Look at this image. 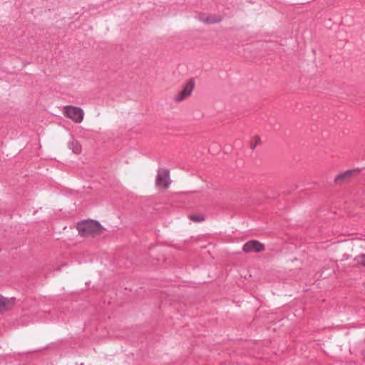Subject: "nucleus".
I'll list each match as a JSON object with an SVG mask.
<instances>
[{"mask_svg":"<svg viewBox=\"0 0 365 365\" xmlns=\"http://www.w3.org/2000/svg\"><path fill=\"white\" fill-rule=\"evenodd\" d=\"M77 230L81 236L88 237L101 235L103 227L98 221L86 220L78 224Z\"/></svg>","mask_w":365,"mask_h":365,"instance_id":"obj_1","label":"nucleus"},{"mask_svg":"<svg viewBox=\"0 0 365 365\" xmlns=\"http://www.w3.org/2000/svg\"><path fill=\"white\" fill-rule=\"evenodd\" d=\"M64 114L75 123H79L83 119L84 113L81 108L66 106L64 107Z\"/></svg>","mask_w":365,"mask_h":365,"instance_id":"obj_2","label":"nucleus"},{"mask_svg":"<svg viewBox=\"0 0 365 365\" xmlns=\"http://www.w3.org/2000/svg\"><path fill=\"white\" fill-rule=\"evenodd\" d=\"M194 86L195 81L193 79H190L184 86L183 89L175 96V101L180 103L189 97L194 89Z\"/></svg>","mask_w":365,"mask_h":365,"instance_id":"obj_3","label":"nucleus"},{"mask_svg":"<svg viewBox=\"0 0 365 365\" xmlns=\"http://www.w3.org/2000/svg\"><path fill=\"white\" fill-rule=\"evenodd\" d=\"M169 184V171L166 169L159 168L156 177V185L166 188Z\"/></svg>","mask_w":365,"mask_h":365,"instance_id":"obj_4","label":"nucleus"},{"mask_svg":"<svg viewBox=\"0 0 365 365\" xmlns=\"http://www.w3.org/2000/svg\"><path fill=\"white\" fill-rule=\"evenodd\" d=\"M243 251L247 253L259 252L264 250V245L257 240H250L243 246Z\"/></svg>","mask_w":365,"mask_h":365,"instance_id":"obj_5","label":"nucleus"},{"mask_svg":"<svg viewBox=\"0 0 365 365\" xmlns=\"http://www.w3.org/2000/svg\"><path fill=\"white\" fill-rule=\"evenodd\" d=\"M12 303V299L0 296V313L8 310Z\"/></svg>","mask_w":365,"mask_h":365,"instance_id":"obj_6","label":"nucleus"},{"mask_svg":"<svg viewBox=\"0 0 365 365\" xmlns=\"http://www.w3.org/2000/svg\"><path fill=\"white\" fill-rule=\"evenodd\" d=\"M355 171V170H346V172L337 175L335 178V181L338 183L343 182L348 180Z\"/></svg>","mask_w":365,"mask_h":365,"instance_id":"obj_7","label":"nucleus"},{"mask_svg":"<svg viewBox=\"0 0 365 365\" xmlns=\"http://www.w3.org/2000/svg\"><path fill=\"white\" fill-rule=\"evenodd\" d=\"M200 21H202L206 24H215V23H218L221 21V18L220 16H213V15L208 16L206 17L204 16H200Z\"/></svg>","mask_w":365,"mask_h":365,"instance_id":"obj_8","label":"nucleus"},{"mask_svg":"<svg viewBox=\"0 0 365 365\" xmlns=\"http://www.w3.org/2000/svg\"><path fill=\"white\" fill-rule=\"evenodd\" d=\"M190 219L195 222H202L205 218L204 216L202 215H192L190 216Z\"/></svg>","mask_w":365,"mask_h":365,"instance_id":"obj_9","label":"nucleus"},{"mask_svg":"<svg viewBox=\"0 0 365 365\" xmlns=\"http://www.w3.org/2000/svg\"><path fill=\"white\" fill-rule=\"evenodd\" d=\"M73 152L75 153H79L81 152V146L77 141L71 143Z\"/></svg>","mask_w":365,"mask_h":365,"instance_id":"obj_10","label":"nucleus"},{"mask_svg":"<svg viewBox=\"0 0 365 365\" xmlns=\"http://www.w3.org/2000/svg\"><path fill=\"white\" fill-rule=\"evenodd\" d=\"M354 259L357 264L365 266V255L357 256Z\"/></svg>","mask_w":365,"mask_h":365,"instance_id":"obj_11","label":"nucleus"},{"mask_svg":"<svg viewBox=\"0 0 365 365\" xmlns=\"http://www.w3.org/2000/svg\"><path fill=\"white\" fill-rule=\"evenodd\" d=\"M259 142H260V139H259V137H257V136L255 137V138L252 139V140L251 141V143H250V148H251L252 150H254V149L256 148L257 145L258 143H259Z\"/></svg>","mask_w":365,"mask_h":365,"instance_id":"obj_12","label":"nucleus"}]
</instances>
